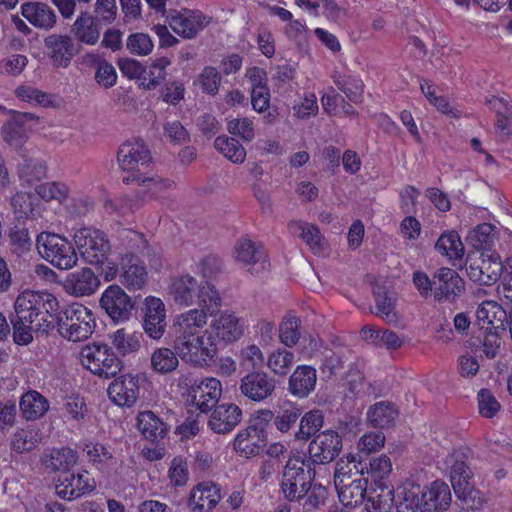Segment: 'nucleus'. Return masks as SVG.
Returning <instances> with one entry per match:
<instances>
[{
	"mask_svg": "<svg viewBox=\"0 0 512 512\" xmlns=\"http://www.w3.org/2000/svg\"><path fill=\"white\" fill-rule=\"evenodd\" d=\"M166 17L171 29L186 39L196 37L210 22V18L198 10H170Z\"/></svg>",
	"mask_w": 512,
	"mask_h": 512,
	"instance_id": "obj_18",
	"label": "nucleus"
},
{
	"mask_svg": "<svg viewBox=\"0 0 512 512\" xmlns=\"http://www.w3.org/2000/svg\"><path fill=\"white\" fill-rule=\"evenodd\" d=\"M301 319L294 314L284 316L279 326V338L286 347H294L301 336Z\"/></svg>",
	"mask_w": 512,
	"mask_h": 512,
	"instance_id": "obj_46",
	"label": "nucleus"
},
{
	"mask_svg": "<svg viewBox=\"0 0 512 512\" xmlns=\"http://www.w3.org/2000/svg\"><path fill=\"white\" fill-rule=\"evenodd\" d=\"M21 13L33 26L50 30L57 22L55 11L46 3L28 2L21 7Z\"/></svg>",
	"mask_w": 512,
	"mask_h": 512,
	"instance_id": "obj_33",
	"label": "nucleus"
},
{
	"mask_svg": "<svg viewBox=\"0 0 512 512\" xmlns=\"http://www.w3.org/2000/svg\"><path fill=\"white\" fill-rule=\"evenodd\" d=\"M36 246L41 257L58 269L68 270L77 264L78 256L73 244L59 234L41 232Z\"/></svg>",
	"mask_w": 512,
	"mask_h": 512,
	"instance_id": "obj_5",
	"label": "nucleus"
},
{
	"mask_svg": "<svg viewBox=\"0 0 512 512\" xmlns=\"http://www.w3.org/2000/svg\"><path fill=\"white\" fill-rule=\"evenodd\" d=\"M200 341H198V344H196V349L199 350V354L202 353L203 355L201 359V366H209L211 363L215 361V357L217 355V346L214 342V338L212 333H208L207 331L203 332L199 336Z\"/></svg>",
	"mask_w": 512,
	"mask_h": 512,
	"instance_id": "obj_59",
	"label": "nucleus"
},
{
	"mask_svg": "<svg viewBox=\"0 0 512 512\" xmlns=\"http://www.w3.org/2000/svg\"><path fill=\"white\" fill-rule=\"evenodd\" d=\"M81 363L100 377H115L122 368L121 360L106 344L88 345L81 351Z\"/></svg>",
	"mask_w": 512,
	"mask_h": 512,
	"instance_id": "obj_11",
	"label": "nucleus"
},
{
	"mask_svg": "<svg viewBox=\"0 0 512 512\" xmlns=\"http://www.w3.org/2000/svg\"><path fill=\"white\" fill-rule=\"evenodd\" d=\"M94 17L103 25L113 23L117 18L116 0H96L94 5Z\"/></svg>",
	"mask_w": 512,
	"mask_h": 512,
	"instance_id": "obj_61",
	"label": "nucleus"
},
{
	"mask_svg": "<svg viewBox=\"0 0 512 512\" xmlns=\"http://www.w3.org/2000/svg\"><path fill=\"white\" fill-rule=\"evenodd\" d=\"M315 470L300 459V455L291 457L283 471L281 490L288 501H299L311 489Z\"/></svg>",
	"mask_w": 512,
	"mask_h": 512,
	"instance_id": "obj_6",
	"label": "nucleus"
},
{
	"mask_svg": "<svg viewBox=\"0 0 512 512\" xmlns=\"http://www.w3.org/2000/svg\"><path fill=\"white\" fill-rule=\"evenodd\" d=\"M393 491H388L386 495L377 493L375 490L367 492L364 502V509L367 512H387L390 509L389 500L393 501L391 497Z\"/></svg>",
	"mask_w": 512,
	"mask_h": 512,
	"instance_id": "obj_58",
	"label": "nucleus"
},
{
	"mask_svg": "<svg viewBox=\"0 0 512 512\" xmlns=\"http://www.w3.org/2000/svg\"><path fill=\"white\" fill-rule=\"evenodd\" d=\"M498 233L497 228L490 223H482L469 231L466 240L476 250H483L485 253L493 252V247Z\"/></svg>",
	"mask_w": 512,
	"mask_h": 512,
	"instance_id": "obj_39",
	"label": "nucleus"
},
{
	"mask_svg": "<svg viewBox=\"0 0 512 512\" xmlns=\"http://www.w3.org/2000/svg\"><path fill=\"white\" fill-rule=\"evenodd\" d=\"M501 258L498 253L482 252L478 261L468 260L466 272L471 281L491 286L501 278Z\"/></svg>",
	"mask_w": 512,
	"mask_h": 512,
	"instance_id": "obj_15",
	"label": "nucleus"
},
{
	"mask_svg": "<svg viewBox=\"0 0 512 512\" xmlns=\"http://www.w3.org/2000/svg\"><path fill=\"white\" fill-rule=\"evenodd\" d=\"M462 450H453L446 459L450 467L451 484L455 495L467 505L480 503V492L474 488L472 472L465 461Z\"/></svg>",
	"mask_w": 512,
	"mask_h": 512,
	"instance_id": "obj_8",
	"label": "nucleus"
},
{
	"mask_svg": "<svg viewBox=\"0 0 512 512\" xmlns=\"http://www.w3.org/2000/svg\"><path fill=\"white\" fill-rule=\"evenodd\" d=\"M210 327L211 333L226 343L238 340L243 334V325L233 313H221L211 322Z\"/></svg>",
	"mask_w": 512,
	"mask_h": 512,
	"instance_id": "obj_35",
	"label": "nucleus"
},
{
	"mask_svg": "<svg viewBox=\"0 0 512 512\" xmlns=\"http://www.w3.org/2000/svg\"><path fill=\"white\" fill-rule=\"evenodd\" d=\"M316 382V369L309 365H300L289 378L288 391L298 398H306L314 391Z\"/></svg>",
	"mask_w": 512,
	"mask_h": 512,
	"instance_id": "obj_32",
	"label": "nucleus"
},
{
	"mask_svg": "<svg viewBox=\"0 0 512 512\" xmlns=\"http://www.w3.org/2000/svg\"><path fill=\"white\" fill-rule=\"evenodd\" d=\"M295 362V355L287 349L273 351L267 360V366L276 375L285 376Z\"/></svg>",
	"mask_w": 512,
	"mask_h": 512,
	"instance_id": "obj_52",
	"label": "nucleus"
},
{
	"mask_svg": "<svg viewBox=\"0 0 512 512\" xmlns=\"http://www.w3.org/2000/svg\"><path fill=\"white\" fill-rule=\"evenodd\" d=\"M235 259L253 275L266 272L270 266L263 245L247 238L236 243Z\"/></svg>",
	"mask_w": 512,
	"mask_h": 512,
	"instance_id": "obj_19",
	"label": "nucleus"
},
{
	"mask_svg": "<svg viewBox=\"0 0 512 512\" xmlns=\"http://www.w3.org/2000/svg\"><path fill=\"white\" fill-rule=\"evenodd\" d=\"M56 493L59 497L72 500L80 497L95 488L94 481H90L87 473L68 474L63 473L58 479Z\"/></svg>",
	"mask_w": 512,
	"mask_h": 512,
	"instance_id": "obj_26",
	"label": "nucleus"
},
{
	"mask_svg": "<svg viewBox=\"0 0 512 512\" xmlns=\"http://www.w3.org/2000/svg\"><path fill=\"white\" fill-rule=\"evenodd\" d=\"M58 333L72 342L88 339L96 327L95 317L86 306L73 303L55 318Z\"/></svg>",
	"mask_w": 512,
	"mask_h": 512,
	"instance_id": "obj_3",
	"label": "nucleus"
},
{
	"mask_svg": "<svg viewBox=\"0 0 512 512\" xmlns=\"http://www.w3.org/2000/svg\"><path fill=\"white\" fill-rule=\"evenodd\" d=\"M109 339L116 351L120 355L126 356L140 350L143 334L140 332H127L126 329L120 328L109 334Z\"/></svg>",
	"mask_w": 512,
	"mask_h": 512,
	"instance_id": "obj_40",
	"label": "nucleus"
},
{
	"mask_svg": "<svg viewBox=\"0 0 512 512\" xmlns=\"http://www.w3.org/2000/svg\"><path fill=\"white\" fill-rule=\"evenodd\" d=\"M375 301V315L381 317L385 322L391 324L398 321V314L395 310L396 297L385 286L376 285L373 288Z\"/></svg>",
	"mask_w": 512,
	"mask_h": 512,
	"instance_id": "obj_38",
	"label": "nucleus"
},
{
	"mask_svg": "<svg viewBox=\"0 0 512 512\" xmlns=\"http://www.w3.org/2000/svg\"><path fill=\"white\" fill-rule=\"evenodd\" d=\"M22 417L34 421L43 417L50 408L49 401L38 391L29 390L24 393L19 402Z\"/></svg>",
	"mask_w": 512,
	"mask_h": 512,
	"instance_id": "obj_37",
	"label": "nucleus"
},
{
	"mask_svg": "<svg viewBox=\"0 0 512 512\" xmlns=\"http://www.w3.org/2000/svg\"><path fill=\"white\" fill-rule=\"evenodd\" d=\"M108 395L119 406H133L139 397L138 377L123 375L116 378L108 387Z\"/></svg>",
	"mask_w": 512,
	"mask_h": 512,
	"instance_id": "obj_22",
	"label": "nucleus"
},
{
	"mask_svg": "<svg viewBox=\"0 0 512 512\" xmlns=\"http://www.w3.org/2000/svg\"><path fill=\"white\" fill-rule=\"evenodd\" d=\"M288 230L293 236L302 239L315 255L323 252V236L317 226L303 221H291Z\"/></svg>",
	"mask_w": 512,
	"mask_h": 512,
	"instance_id": "obj_36",
	"label": "nucleus"
},
{
	"mask_svg": "<svg viewBox=\"0 0 512 512\" xmlns=\"http://www.w3.org/2000/svg\"><path fill=\"white\" fill-rule=\"evenodd\" d=\"M435 295L437 303L454 304L466 291L465 280L449 267H441L434 272Z\"/></svg>",
	"mask_w": 512,
	"mask_h": 512,
	"instance_id": "obj_13",
	"label": "nucleus"
},
{
	"mask_svg": "<svg viewBox=\"0 0 512 512\" xmlns=\"http://www.w3.org/2000/svg\"><path fill=\"white\" fill-rule=\"evenodd\" d=\"M332 80L336 87L345 94L350 102L358 104L362 101L364 84L358 76L334 72Z\"/></svg>",
	"mask_w": 512,
	"mask_h": 512,
	"instance_id": "obj_41",
	"label": "nucleus"
},
{
	"mask_svg": "<svg viewBox=\"0 0 512 512\" xmlns=\"http://www.w3.org/2000/svg\"><path fill=\"white\" fill-rule=\"evenodd\" d=\"M324 416L321 410L314 409L307 412L300 421L299 430L295 434L298 440H308L322 427Z\"/></svg>",
	"mask_w": 512,
	"mask_h": 512,
	"instance_id": "obj_51",
	"label": "nucleus"
},
{
	"mask_svg": "<svg viewBox=\"0 0 512 512\" xmlns=\"http://www.w3.org/2000/svg\"><path fill=\"white\" fill-rule=\"evenodd\" d=\"M102 25L89 11H81L71 26V33L79 43L93 46L100 39Z\"/></svg>",
	"mask_w": 512,
	"mask_h": 512,
	"instance_id": "obj_24",
	"label": "nucleus"
},
{
	"mask_svg": "<svg viewBox=\"0 0 512 512\" xmlns=\"http://www.w3.org/2000/svg\"><path fill=\"white\" fill-rule=\"evenodd\" d=\"M127 48L133 54L148 55L153 49V43L149 35L134 33L127 39Z\"/></svg>",
	"mask_w": 512,
	"mask_h": 512,
	"instance_id": "obj_64",
	"label": "nucleus"
},
{
	"mask_svg": "<svg viewBox=\"0 0 512 512\" xmlns=\"http://www.w3.org/2000/svg\"><path fill=\"white\" fill-rule=\"evenodd\" d=\"M272 419V411H260L245 429L238 432L233 448H265L268 445V423Z\"/></svg>",
	"mask_w": 512,
	"mask_h": 512,
	"instance_id": "obj_17",
	"label": "nucleus"
},
{
	"mask_svg": "<svg viewBox=\"0 0 512 512\" xmlns=\"http://www.w3.org/2000/svg\"><path fill=\"white\" fill-rule=\"evenodd\" d=\"M152 154L142 139L127 140L120 145L117 161L120 169L128 173L124 178H137L152 164Z\"/></svg>",
	"mask_w": 512,
	"mask_h": 512,
	"instance_id": "obj_9",
	"label": "nucleus"
},
{
	"mask_svg": "<svg viewBox=\"0 0 512 512\" xmlns=\"http://www.w3.org/2000/svg\"><path fill=\"white\" fill-rule=\"evenodd\" d=\"M168 294L180 306L197 303L213 315L221 306V297L215 287L206 281L199 283L189 274L172 277L168 285Z\"/></svg>",
	"mask_w": 512,
	"mask_h": 512,
	"instance_id": "obj_2",
	"label": "nucleus"
},
{
	"mask_svg": "<svg viewBox=\"0 0 512 512\" xmlns=\"http://www.w3.org/2000/svg\"><path fill=\"white\" fill-rule=\"evenodd\" d=\"M221 488L214 482L198 484L191 492L189 506L194 512H211L221 500Z\"/></svg>",
	"mask_w": 512,
	"mask_h": 512,
	"instance_id": "obj_28",
	"label": "nucleus"
},
{
	"mask_svg": "<svg viewBox=\"0 0 512 512\" xmlns=\"http://www.w3.org/2000/svg\"><path fill=\"white\" fill-rule=\"evenodd\" d=\"M121 283L128 289L140 290L147 282V271L143 262L134 254H127L121 261Z\"/></svg>",
	"mask_w": 512,
	"mask_h": 512,
	"instance_id": "obj_31",
	"label": "nucleus"
},
{
	"mask_svg": "<svg viewBox=\"0 0 512 512\" xmlns=\"http://www.w3.org/2000/svg\"><path fill=\"white\" fill-rule=\"evenodd\" d=\"M435 249L452 261L460 260L464 255V245L454 230L442 233L435 244Z\"/></svg>",
	"mask_w": 512,
	"mask_h": 512,
	"instance_id": "obj_43",
	"label": "nucleus"
},
{
	"mask_svg": "<svg viewBox=\"0 0 512 512\" xmlns=\"http://www.w3.org/2000/svg\"><path fill=\"white\" fill-rule=\"evenodd\" d=\"M100 280L90 268H81L67 275L64 287L75 296H89L99 287Z\"/></svg>",
	"mask_w": 512,
	"mask_h": 512,
	"instance_id": "obj_29",
	"label": "nucleus"
},
{
	"mask_svg": "<svg viewBox=\"0 0 512 512\" xmlns=\"http://www.w3.org/2000/svg\"><path fill=\"white\" fill-rule=\"evenodd\" d=\"M15 93L19 99L29 103L48 106L51 102L49 94L31 86H20Z\"/></svg>",
	"mask_w": 512,
	"mask_h": 512,
	"instance_id": "obj_63",
	"label": "nucleus"
},
{
	"mask_svg": "<svg viewBox=\"0 0 512 512\" xmlns=\"http://www.w3.org/2000/svg\"><path fill=\"white\" fill-rule=\"evenodd\" d=\"M99 305L115 324L129 321L134 310L132 298L117 284L109 285L103 291Z\"/></svg>",
	"mask_w": 512,
	"mask_h": 512,
	"instance_id": "obj_12",
	"label": "nucleus"
},
{
	"mask_svg": "<svg viewBox=\"0 0 512 512\" xmlns=\"http://www.w3.org/2000/svg\"><path fill=\"white\" fill-rule=\"evenodd\" d=\"M397 497L402 499L401 504L405 505L406 509L413 510L414 508H420L421 498L419 494H422L420 485L415 483L413 479H406V481L397 488Z\"/></svg>",
	"mask_w": 512,
	"mask_h": 512,
	"instance_id": "obj_53",
	"label": "nucleus"
},
{
	"mask_svg": "<svg viewBox=\"0 0 512 512\" xmlns=\"http://www.w3.org/2000/svg\"><path fill=\"white\" fill-rule=\"evenodd\" d=\"M44 46L48 57L56 67H68L73 57L79 52L70 35H48L44 38Z\"/></svg>",
	"mask_w": 512,
	"mask_h": 512,
	"instance_id": "obj_21",
	"label": "nucleus"
},
{
	"mask_svg": "<svg viewBox=\"0 0 512 512\" xmlns=\"http://www.w3.org/2000/svg\"><path fill=\"white\" fill-rule=\"evenodd\" d=\"M58 301L48 292L26 290L20 293L14 303V312L29 324H35V332L49 334L55 328V313Z\"/></svg>",
	"mask_w": 512,
	"mask_h": 512,
	"instance_id": "obj_1",
	"label": "nucleus"
},
{
	"mask_svg": "<svg viewBox=\"0 0 512 512\" xmlns=\"http://www.w3.org/2000/svg\"><path fill=\"white\" fill-rule=\"evenodd\" d=\"M209 312L206 308L191 309L178 315L174 320L175 338L186 339L193 336H200V330L207 323Z\"/></svg>",
	"mask_w": 512,
	"mask_h": 512,
	"instance_id": "obj_23",
	"label": "nucleus"
},
{
	"mask_svg": "<svg viewBox=\"0 0 512 512\" xmlns=\"http://www.w3.org/2000/svg\"><path fill=\"white\" fill-rule=\"evenodd\" d=\"M170 64L171 61L167 57L158 58L148 69L145 68L141 78V85L146 90L155 89L165 79L166 67Z\"/></svg>",
	"mask_w": 512,
	"mask_h": 512,
	"instance_id": "obj_49",
	"label": "nucleus"
},
{
	"mask_svg": "<svg viewBox=\"0 0 512 512\" xmlns=\"http://www.w3.org/2000/svg\"><path fill=\"white\" fill-rule=\"evenodd\" d=\"M35 192L45 201H63L67 196V187L60 182H47L36 185Z\"/></svg>",
	"mask_w": 512,
	"mask_h": 512,
	"instance_id": "obj_56",
	"label": "nucleus"
},
{
	"mask_svg": "<svg viewBox=\"0 0 512 512\" xmlns=\"http://www.w3.org/2000/svg\"><path fill=\"white\" fill-rule=\"evenodd\" d=\"M479 412L486 418H492L500 409V403L488 389H481L478 392Z\"/></svg>",
	"mask_w": 512,
	"mask_h": 512,
	"instance_id": "obj_62",
	"label": "nucleus"
},
{
	"mask_svg": "<svg viewBox=\"0 0 512 512\" xmlns=\"http://www.w3.org/2000/svg\"><path fill=\"white\" fill-rule=\"evenodd\" d=\"M137 428L145 439L159 443L166 438L169 426L152 411H142L137 416Z\"/></svg>",
	"mask_w": 512,
	"mask_h": 512,
	"instance_id": "obj_34",
	"label": "nucleus"
},
{
	"mask_svg": "<svg viewBox=\"0 0 512 512\" xmlns=\"http://www.w3.org/2000/svg\"><path fill=\"white\" fill-rule=\"evenodd\" d=\"M214 146L233 163H243L246 158L245 148L233 137L218 136L214 141Z\"/></svg>",
	"mask_w": 512,
	"mask_h": 512,
	"instance_id": "obj_48",
	"label": "nucleus"
},
{
	"mask_svg": "<svg viewBox=\"0 0 512 512\" xmlns=\"http://www.w3.org/2000/svg\"><path fill=\"white\" fill-rule=\"evenodd\" d=\"M76 450H50V454L42 459L44 466L51 471L68 472L76 464L78 456Z\"/></svg>",
	"mask_w": 512,
	"mask_h": 512,
	"instance_id": "obj_44",
	"label": "nucleus"
},
{
	"mask_svg": "<svg viewBox=\"0 0 512 512\" xmlns=\"http://www.w3.org/2000/svg\"><path fill=\"white\" fill-rule=\"evenodd\" d=\"M142 328L145 334L153 339L160 340L166 332V308L160 298L148 296L141 307Z\"/></svg>",
	"mask_w": 512,
	"mask_h": 512,
	"instance_id": "obj_16",
	"label": "nucleus"
},
{
	"mask_svg": "<svg viewBox=\"0 0 512 512\" xmlns=\"http://www.w3.org/2000/svg\"><path fill=\"white\" fill-rule=\"evenodd\" d=\"M367 415L374 427L383 429L390 427L394 423L398 411L395 409L394 405L389 402H378L370 407Z\"/></svg>",
	"mask_w": 512,
	"mask_h": 512,
	"instance_id": "obj_45",
	"label": "nucleus"
},
{
	"mask_svg": "<svg viewBox=\"0 0 512 512\" xmlns=\"http://www.w3.org/2000/svg\"><path fill=\"white\" fill-rule=\"evenodd\" d=\"M451 503V492L449 486L436 480L426 487L421 495V512H443Z\"/></svg>",
	"mask_w": 512,
	"mask_h": 512,
	"instance_id": "obj_25",
	"label": "nucleus"
},
{
	"mask_svg": "<svg viewBox=\"0 0 512 512\" xmlns=\"http://www.w3.org/2000/svg\"><path fill=\"white\" fill-rule=\"evenodd\" d=\"M242 411L233 403H223L215 407L208 425L215 433H228L241 421Z\"/></svg>",
	"mask_w": 512,
	"mask_h": 512,
	"instance_id": "obj_30",
	"label": "nucleus"
},
{
	"mask_svg": "<svg viewBox=\"0 0 512 512\" xmlns=\"http://www.w3.org/2000/svg\"><path fill=\"white\" fill-rule=\"evenodd\" d=\"M19 318L20 315L15 312L10 315L13 341L17 345H28L33 341L32 332L35 331V324H29L27 320Z\"/></svg>",
	"mask_w": 512,
	"mask_h": 512,
	"instance_id": "obj_54",
	"label": "nucleus"
},
{
	"mask_svg": "<svg viewBox=\"0 0 512 512\" xmlns=\"http://www.w3.org/2000/svg\"><path fill=\"white\" fill-rule=\"evenodd\" d=\"M198 341H200L199 336L174 339V349L183 361L195 366H201L203 352L199 354V350L196 349Z\"/></svg>",
	"mask_w": 512,
	"mask_h": 512,
	"instance_id": "obj_50",
	"label": "nucleus"
},
{
	"mask_svg": "<svg viewBox=\"0 0 512 512\" xmlns=\"http://www.w3.org/2000/svg\"><path fill=\"white\" fill-rule=\"evenodd\" d=\"M74 242L86 263L101 265L108 259L110 244L102 231L83 227L75 232Z\"/></svg>",
	"mask_w": 512,
	"mask_h": 512,
	"instance_id": "obj_10",
	"label": "nucleus"
},
{
	"mask_svg": "<svg viewBox=\"0 0 512 512\" xmlns=\"http://www.w3.org/2000/svg\"><path fill=\"white\" fill-rule=\"evenodd\" d=\"M178 387L185 390L186 403L202 413L216 406L221 393V383L216 378L195 379L191 375H182Z\"/></svg>",
	"mask_w": 512,
	"mask_h": 512,
	"instance_id": "obj_4",
	"label": "nucleus"
},
{
	"mask_svg": "<svg viewBox=\"0 0 512 512\" xmlns=\"http://www.w3.org/2000/svg\"><path fill=\"white\" fill-rule=\"evenodd\" d=\"M376 450H358L357 453H347L344 457L347 459V465L353 466L355 474L364 475L371 474L375 478H384L392 470L390 458L382 454L380 456H372L371 452Z\"/></svg>",
	"mask_w": 512,
	"mask_h": 512,
	"instance_id": "obj_14",
	"label": "nucleus"
},
{
	"mask_svg": "<svg viewBox=\"0 0 512 512\" xmlns=\"http://www.w3.org/2000/svg\"><path fill=\"white\" fill-rule=\"evenodd\" d=\"M227 130L230 134L239 136L246 142H250L255 137L254 123L249 118H235L227 123Z\"/></svg>",
	"mask_w": 512,
	"mask_h": 512,
	"instance_id": "obj_57",
	"label": "nucleus"
},
{
	"mask_svg": "<svg viewBox=\"0 0 512 512\" xmlns=\"http://www.w3.org/2000/svg\"><path fill=\"white\" fill-rule=\"evenodd\" d=\"M276 389V381L263 371H253L240 382L241 394L254 402H262L271 397Z\"/></svg>",
	"mask_w": 512,
	"mask_h": 512,
	"instance_id": "obj_20",
	"label": "nucleus"
},
{
	"mask_svg": "<svg viewBox=\"0 0 512 512\" xmlns=\"http://www.w3.org/2000/svg\"><path fill=\"white\" fill-rule=\"evenodd\" d=\"M307 498L303 504L304 512H314L321 505L325 504L328 496V490L325 486L319 483H312L311 489L306 494Z\"/></svg>",
	"mask_w": 512,
	"mask_h": 512,
	"instance_id": "obj_60",
	"label": "nucleus"
},
{
	"mask_svg": "<svg viewBox=\"0 0 512 512\" xmlns=\"http://www.w3.org/2000/svg\"><path fill=\"white\" fill-rule=\"evenodd\" d=\"M179 365L177 354L166 347L156 349L151 355V367L158 374H168Z\"/></svg>",
	"mask_w": 512,
	"mask_h": 512,
	"instance_id": "obj_47",
	"label": "nucleus"
},
{
	"mask_svg": "<svg viewBox=\"0 0 512 512\" xmlns=\"http://www.w3.org/2000/svg\"><path fill=\"white\" fill-rule=\"evenodd\" d=\"M355 472L353 466L347 465V459L343 456L336 463L335 487L340 502L345 507H356L364 502L367 494L368 480L359 477L352 479Z\"/></svg>",
	"mask_w": 512,
	"mask_h": 512,
	"instance_id": "obj_7",
	"label": "nucleus"
},
{
	"mask_svg": "<svg viewBox=\"0 0 512 512\" xmlns=\"http://www.w3.org/2000/svg\"><path fill=\"white\" fill-rule=\"evenodd\" d=\"M122 181L127 185L136 183L141 187L137 195L143 201L147 198L161 197L165 191L172 189L174 186V181L158 175H148L147 172H144L137 178H123Z\"/></svg>",
	"mask_w": 512,
	"mask_h": 512,
	"instance_id": "obj_27",
	"label": "nucleus"
},
{
	"mask_svg": "<svg viewBox=\"0 0 512 512\" xmlns=\"http://www.w3.org/2000/svg\"><path fill=\"white\" fill-rule=\"evenodd\" d=\"M21 159L17 172L22 182L32 185L46 177L47 169L43 161L33 159L26 154H21Z\"/></svg>",
	"mask_w": 512,
	"mask_h": 512,
	"instance_id": "obj_42",
	"label": "nucleus"
},
{
	"mask_svg": "<svg viewBox=\"0 0 512 512\" xmlns=\"http://www.w3.org/2000/svg\"><path fill=\"white\" fill-rule=\"evenodd\" d=\"M506 313L507 312L496 302L486 301L477 308L476 317L478 321L486 322L489 325L487 329H496L499 326L495 325L494 318L497 314L500 315L499 318L502 316L505 318Z\"/></svg>",
	"mask_w": 512,
	"mask_h": 512,
	"instance_id": "obj_55",
	"label": "nucleus"
}]
</instances>
